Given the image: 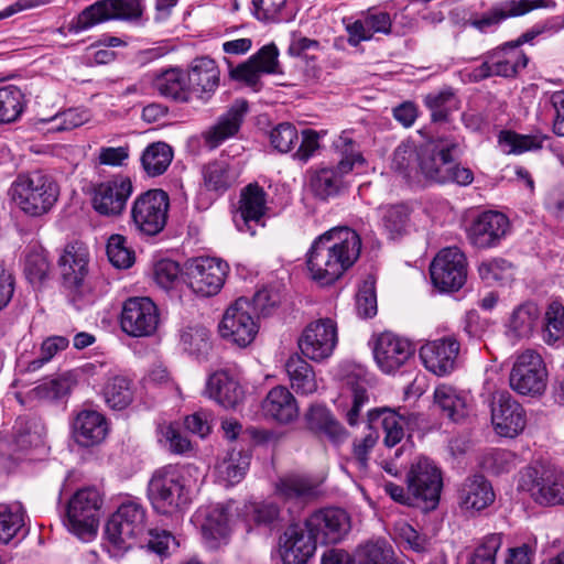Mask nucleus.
Returning a JSON list of instances; mask_svg holds the SVG:
<instances>
[{"label": "nucleus", "instance_id": "412c9836", "mask_svg": "<svg viewBox=\"0 0 564 564\" xmlns=\"http://www.w3.org/2000/svg\"><path fill=\"white\" fill-rule=\"evenodd\" d=\"M459 351V341L455 336L448 335L424 344L420 349V357L430 372L442 377L456 368Z\"/></svg>", "mask_w": 564, "mask_h": 564}, {"label": "nucleus", "instance_id": "a19ab883", "mask_svg": "<svg viewBox=\"0 0 564 564\" xmlns=\"http://www.w3.org/2000/svg\"><path fill=\"white\" fill-rule=\"evenodd\" d=\"M434 401L454 422L463 420L469 412L468 395L449 386L437 387L434 391Z\"/></svg>", "mask_w": 564, "mask_h": 564}, {"label": "nucleus", "instance_id": "de8ad7c7", "mask_svg": "<svg viewBox=\"0 0 564 564\" xmlns=\"http://www.w3.org/2000/svg\"><path fill=\"white\" fill-rule=\"evenodd\" d=\"M343 187L344 181L334 167H323L311 174L310 189L319 199L338 195Z\"/></svg>", "mask_w": 564, "mask_h": 564}, {"label": "nucleus", "instance_id": "c9c22d12", "mask_svg": "<svg viewBox=\"0 0 564 564\" xmlns=\"http://www.w3.org/2000/svg\"><path fill=\"white\" fill-rule=\"evenodd\" d=\"M205 393L226 409L235 408L243 398L242 389L227 371H216L210 375Z\"/></svg>", "mask_w": 564, "mask_h": 564}, {"label": "nucleus", "instance_id": "5701e85b", "mask_svg": "<svg viewBox=\"0 0 564 564\" xmlns=\"http://www.w3.org/2000/svg\"><path fill=\"white\" fill-rule=\"evenodd\" d=\"M508 229L509 219L502 213L488 210L474 218L467 238L476 248H492L506 237Z\"/></svg>", "mask_w": 564, "mask_h": 564}, {"label": "nucleus", "instance_id": "7c9ffc66", "mask_svg": "<svg viewBox=\"0 0 564 564\" xmlns=\"http://www.w3.org/2000/svg\"><path fill=\"white\" fill-rule=\"evenodd\" d=\"M545 7L544 0H507L499 6L491 8L480 18L471 21V25L477 30L485 32L491 26H496L508 18L521 17L528 12Z\"/></svg>", "mask_w": 564, "mask_h": 564}, {"label": "nucleus", "instance_id": "09e8293b", "mask_svg": "<svg viewBox=\"0 0 564 564\" xmlns=\"http://www.w3.org/2000/svg\"><path fill=\"white\" fill-rule=\"evenodd\" d=\"M542 338L551 346H558L564 341V306L557 301L550 303L545 311Z\"/></svg>", "mask_w": 564, "mask_h": 564}, {"label": "nucleus", "instance_id": "ea45409f", "mask_svg": "<svg viewBox=\"0 0 564 564\" xmlns=\"http://www.w3.org/2000/svg\"><path fill=\"white\" fill-rule=\"evenodd\" d=\"M541 311L533 301L516 306L508 322V330L516 338H529L539 325Z\"/></svg>", "mask_w": 564, "mask_h": 564}, {"label": "nucleus", "instance_id": "a18cd8bd", "mask_svg": "<svg viewBox=\"0 0 564 564\" xmlns=\"http://www.w3.org/2000/svg\"><path fill=\"white\" fill-rule=\"evenodd\" d=\"M173 160L172 148L162 141L149 144L142 152L140 161L147 175L159 176L163 174Z\"/></svg>", "mask_w": 564, "mask_h": 564}, {"label": "nucleus", "instance_id": "052dcab7", "mask_svg": "<svg viewBox=\"0 0 564 564\" xmlns=\"http://www.w3.org/2000/svg\"><path fill=\"white\" fill-rule=\"evenodd\" d=\"M356 378V381H352L350 377L348 378V384L351 387L352 391V403L346 413V419L351 426L358 423L360 412L369 401L367 393L368 381L362 369H358Z\"/></svg>", "mask_w": 564, "mask_h": 564}, {"label": "nucleus", "instance_id": "6ab92c4d", "mask_svg": "<svg viewBox=\"0 0 564 564\" xmlns=\"http://www.w3.org/2000/svg\"><path fill=\"white\" fill-rule=\"evenodd\" d=\"M120 324L130 336H150L159 325L158 307L149 297L128 299L122 307Z\"/></svg>", "mask_w": 564, "mask_h": 564}, {"label": "nucleus", "instance_id": "864d4df0", "mask_svg": "<svg viewBox=\"0 0 564 564\" xmlns=\"http://www.w3.org/2000/svg\"><path fill=\"white\" fill-rule=\"evenodd\" d=\"M546 140L544 135L519 134L513 131H501L499 144L508 154H520L525 151L541 149Z\"/></svg>", "mask_w": 564, "mask_h": 564}, {"label": "nucleus", "instance_id": "aec40b11", "mask_svg": "<svg viewBox=\"0 0 564 564\" xmlns=\"http://www.w3.org/2000/svg\"><path fill=\"white\" fill-rule=\"evenodd\" d=\"M491 422L498 435L512 438L527 425L525 411L510 393L503 391L492 399Z\"/></svg>", "mask_w": 564, "mask_h": 564}, {"label": "nucleus", "instance_id": "13d9d810", "mask_svg": "<svg viewBox=\"0 0 564 564\" xmlns=\"http://www.w3.org/2000/svg\"><path fill=\"white\" fill-rule=\"evenodd\" d=\"M50 271V262L47 259L46 251L39 246L31 247L24 261V274L26 279L32 283H41Z\"/></svg>", "mask_w": 564, "mask_h": 564}, {"label": "nucleus", "instance_id": "8fccbe9b", "mask_svg": "<svg viewBox=\"0 0 564 564\" xmlns=\"http://www.w3.org/2000/svg\"><path fill=\"white\" fill-rule=\"evenodd\" d=\"M46 434L44 424L36 417H19L14 425V441L21 449L43 443Z\"/></svg>", "mask_w": 564, "mask_h": 564}, {"label": "nucleus", "instance_id": "bf43d9fd", "mask_svg": "<svg viewBox=\"0 0 564 564\" xmlns=\"http://www.w3.org/2000/svg\"><path fill=\"white\" fill-rule=\"evenodd\" d=\"M89 119L88 112L77 108H69L50 118L39 119V123H50L47 131L62 132L83 126Z\"/></svg>", "mask_w": 564, "mask_h": 564}, {"label": "nucleus", "instance_id": "7ed1b4c3", "mask_svg": "<svg viewBox=\"0 0 564 564\" xmlns=\"http://www.w3.org/2000/svg\"><path fill=\"white\" fill-rule=\"evenodd\" d=\"M10 203L29 217H41L56 204L59 189L51 176L33 171L20 173L8 189Z\"/></svg>", "mask_w": 564, "mask_h": 564}, {"label": "nucleus", "instance_id": "a211bd4d", "mask_svg": "<svg viewBox=\"0 0 564 564\" xmlns=\"http://www.w3.org/2000/svg\"><path fill=\"white\" fill-rule=\"evenodd\" d=\"M317 543L336 544L350 531V517L340 508H324L313 512L304 522Z\"/></svg>", "mask_w": 564, "mask_h": 564}, {"label": "nucleus", "instance_id": "37998d69", "mask_svg": "<svg viewBox=\"0 0 564 564\" xmlns=\"http://www.w3.org/2000/svg\"><path fill=\"white\" fill-rule=\"evenodd\" d=\"M488 58L495 59L496 75L512 77L528 65L527 55L510 42L494 50Z\"/></svg>", "mask_w": 564, "mask_h": 564}, {"label": "nucleus", "instance_id": "f704fd0d", "mask_svg": "<svg viewBox=\"0 0 564 564\" xmlns=\"http://www.w3.org/2000/svg\"><path fill=\"white\" fill-rule=\"evenodd\" d=\"M275 495L284 500H311L322 494L321 481L299 474H288L278 479Z\"/></svg>", "mask_w": 564, "mask_h": 564}, {"label": "nucleus", "instance_id": "6e6d98bb", "mask_svg": "<svg viewBox=\"0 0 564 564\" xmlns=\"http://www.w3.org/2000/svg\"><path fill=\"white\" fill-rule=\"evenodd\" d=\"M419 152L420 147L413 141H403L394 150L392 167L405 177H410L413 172L419 173Z\"/></svg>", "mask_w": 564, "mask_h": 564}, {"label": "nucleus", "instance_id": "4d7b16f0", "mask_svg": "<svg viewBox=\"0 0 564 564\" xmlns=\"http://www.w3.org/2000/svg\"><path fill=\"white\" fill-rule=\"evenodd\" d=\"M23 95L13 86L0 87V124L15 121L23 110Z\"/></svg>", "mask_w": 564, "mask_h": 564}, {"label": "nucleus", "instance_id": "680f3d73", "mask_svg": "<svg viewBox=\"0 0 564 564\" xmlns=\"http://www.w3.org/2000/svg\"><path fill=\"white\" fill-rule=\"evenodd\" d=\"M180 344L191 355H202L210 347L209 332L206 327L188 326L181 332Z\"/></svg>", "mask_w": 564, "mask_h": 564}, {"label": "nucleus", "instance_id": "b1692460", "mask_svg": "<svg viewBox=\"0 0 564 564\" xmlns=\"http://www.w3.org/2000/svg\"><path fill=\"white\" fill-rule=\"evenodd\" d=\"M412 344L391 332L381 333L373 346V357L378 367L391 373L402 367L413 355Z\"/></svg>", "mask_w": 564, "mask_h": 564}, {"label": "nucleus", "instance_id": "a878e982", "mask_svg": "<svg viewBox=\"0 0 564 564\" xmlns=\"http://www.w3.org/2000/svg\"><path fill=\"white\" fill-rule=\"evenodd\" d=\"M317 541L305 524H291L280 538L283 564H306L314 555Z\"/></svg>", "mask_w": 564, "mask_h": 564}, {"label": "nucleus", "instance_id": "423d86ee", "mask_svg": "<svg viewBox=\"0 0 564 564\" xmlns=\"http://www.w3.org/2000/svg\"><path fill=\"white\" fill-rule=\"evenodd\" d=\"M88 263V248L79 241L68 243L58 259L63 284L68 291L69 302L76 310H83L94 302L91 289L86 281Z\"/></svg>", "mask_w": 564, "mask_h": 564}, {"label": "nucleus", "instance_id": "f3484780", "mask_svg": "<svg viewBox=\"0 0 564 564\" xmlns=\"http://www.w3.org/2000/svg\"><path fill=\"white\" fill-rule=\"evenodd\" d=\"M227 269V264L219 259L200 257L187 262L185 276L194 293L213 296L223 288Z\"/></svg>", "mask_w": 564, "mask_h": 564}, {"label": "nucleus", "instance_id": "774afa93", "mask_svg": "<svg viewBox=\"0 0 564 564\" xmlns=\"http://www.w3.org/2000/svg\"><path fill=\"white\" fill-rule=\"evenodd\" d=\"M481 464L492 474L509 473L517 466V455L507 449H491L484 456Z\"/></svg>", "mask_w": 564, "mask_h": 564}, {"label": "nucleus", "instance_id": "473e14b6", "mask_svg": "<svg viewBox=\"0 0 564 564\" xmlns=\"http://www.w3.org/2000/svg\"><path fill=\"white\" fill-rule=\"evenodd\" d=\"M72 430L75 442L83 447L101 443L108 432L104 415L93 410L80 411L74 419Z\"/></svg>", "mask_w": 564, "mask_h": 564}, {"label": "nucleus", "instance_id": "338daca9", "mask_svg": "<svg viewBox=\"0 0 564 564\" xmlns=\"http://www.w3.org/2000/svg\"><path fill=\"white\" fill-rule=\"evenodd\" d=\"M502 533L486 535L474 551L469 564H496V554L502 546Z\"/></svg>", "mask_w": 564, "mask_h": 564}, {"label": "nucleus", "instance_id": "0e129e2a", "mask_svg": "<svg viewBox=\"0 0 564 564\" xmlns=\"http://www.w3.org/2000/svg\"><path fill=\"white\" fill-rule=\"evenodd\" d=\"M202 531L206 539L218 541L228 535V513L224 507L216 506L206 514Z\"/></svg>", "mask_w": 564, "mask_h": 564}, {"label": "nucleus", "instance_id": "2eb2a0df", "mask_svg": "<svg viewBox=\"0 0 564 564\" xmlns=\"http://www.w3.org/2000/svg\"><path fill=\"white\" fill-rule=\"evenodd\" d=\"M430 273L440 291H458L467 279L466 257L457 247L444 248L433 259Z\"/></svg>", "mask_w": 564, "mask_h": 564}, {"label": "nucleus", "instance_id": "49530a36", "mask_svg": "<svg viewBox=\"0 0 564 564\" xmlns=\"http://www.w3.org/2000/svg\"><path fill=\"white\" fill-rule=\"evenodd\" d=\"M356 564H398L392 546L384 539L360 544L354 555Z\"/></svg>", "mask_w": 564, "mask_h": 564}, {"label": "nucleus", "instance_id": "393cba45", "mask_svg": "<svg viewBox=\"0 0 564 564\" xmlns=\"http://www.w3.org/2000/svg\"><path fill=\"white\" fill-rule=\"evenodd\" d=\"M238 215L235 223L239 231L256 234L258 226H263L262 218L267 210V193L258 183L247 185L240 194Z\"/></svg>", "mask_w": 564, "mask_h": 564}, {"label": "nucleus", "instance_id": "9d476101", "mask_svg": "<svg viewBox=\"0 0 564 564\" xmlns=\"http://www.w3.org/2000/svg\"><path fill=\"white\" fill-rule=\"evenodd\" d=\"M143 13L141 0H99L85 8L68 30L79 33L109 20H138Z\"/></svg>", "mask_w": 564, "mask_h": 564}, {"label": "nucleus", "instance_id": "e433bc0d", "mask_svg": "<svg viewBox=\"0 0 564 564\" xmlns=\"http://www.w3.org/2000/svg\"><path fill=\"white\" fill-rule=\"evenodd\" d=\"M312 431L323 433L335 444L343 443L348 434L345 427L334 417L332 412L322 404H314L305 415Z\"/></svg>", "mask_w": 564, "mask_h": 564}, {"label": "nucleus", "instance_id": "c85d7f7f", "mask_svg": "<svg viewBox=\"0 0 564 564\" xmlns=\"http://www.w3.org/2000/svg\"><path fill=\"white\" fill-rule=\"evenodd\" d=\"M494 500L491 484L481 475L467 477L458 489V506L465 512H479Z\"/></svg>", "mask_w": 564, "mask_h": 564}, {"label": "nucleus", "instance_id": "603ef678", "mask_svg": "<svg viewBox=\"0 0 564 564\" xmlns=\"http://www.w3.org/2000/svg\"><path fill=\"white\" fill-rule=\"evenodd\" d=\"M24 509L20 503L0 505V542L7 544L24 527Z\"/></svg>", "mask_w": 564, "mask_h": 564}, {"label": "nucleus", "instance_id": "1a4fd4ad", "mask_svg": "<svg viewBox=\"0 0 564 564\" xmlns=\"http://www.w3.org/2000/svg\"><path fill=\"white\" fill-rule=\"evenodd\" d=\"M102 497L95 487L78 489L68 500L66 519L68 530L80 539L96 534Z\"/></svg>", "mask_w": 564, "mask_h": 564}, {"label": "nucleus", "instance_id": "bb28decb", "mask_svg": "<svg viewBox=\"0 0 564 564\" xmlns=\"http://www.w3.org/2000/svg\"><path fill=\"white\" fill-rule=\"evenodd\" d=\"M348 33V43L357 46L361 42L370 41L375 34L388 35L392 30V19L388 12L369 9L362 12L355 21L345 22Z\"/></svg>", "mask_w": 564, "mask_h": 564}, {"label": "nucleus", "instance_id": "6e6552de", "mask_svg": "<svg viewBox=\"0 0 564 564\" xmlns=\"http://www.w3.org/2000/svg\"><path fill=\"white\" fill-rule=\"evenodd\" d=\"M549 381L546 364L540 352L525 349L516 356L509 375L510 388L520 395L538 398L545 393Z\"/></svg>", "mask_w": 564, "mask_h": 564}, {"label": "nucleus", "instance_id": "9b49d317", "mask_svg": "<svg viewBox=\"0 0 564 564\" xmlns=\"http://www.w3.org/2000/svg\"><path fill=\"white\" fill-rule=\"evenodd\" d=\"M518 487L541 506L564 505V474L528 466L520 471Z\"/></svg>", "mask_w": 564, "mask_h": 564}, {"label": "nucleus", "instance_id": "ddd939ff", "mask_svg": "<svg viewBox=\"0 0 564 564\" xmlns=\"http://www.w3.org/2000/svg\"><path fill=\"white\" fill-rule=\"evenodd\" d=\"M408 491L417 506L425 510L435 509L443 486L438 467L429 458L415 460L406 475Z\"/></svg>", "mask_w": 564, "mask_h": 564}, {"label": "nucleus", "instance_id": "5fc2aeb1", "mask_svg": "<svg viewBox=\"0 0 564 564\" xmlns=\"http://www.w3.org/2000/svg\"><path fill=\"white\" fill-rule=\"evenodd\" d=\"M424 104L431 111L434 122L446 121L456 106L455 94L451 88L433 91L424 97Z\"/></svg>", "mask_w": 564, "mask_h": 564}, {"label": "nucleus", "instance_id": "dca6fc26", "mask_svg": "<svg viewBox=\"0 0 564 564\" xmlns=\"http://www.w3.org/2000/svg\"><path fill=\"white\" fill-rule=\"evenodd\" d=\"M337 341L336 323L330 318H321L304 328L297 345L304 357L321 362L333 355Z\"/></svg>", "mask_w": 564, "mask_h": 564}, {"label": "nucleus", "instance_id": "c03bdc74", "mask_svg": "<svg viewBox=\"0 0 564 564\" xmlns=\"http://www.w3.org/2000/svg\"><path fill=\"white\" fill-rule=\"evenodd\" d=\"M107 405L113 410L126 409L133 400V383L122 375L109 377L102 388Z\"/></svg>", "mask_w": 564, "mask_h": 564}, {"label": "nucleus", "instance_id": "0eeeda50", "mask_svg": "<svg viewBox=\"0 0 564 564\" xmlns=\"http://www.w3.org/2000/svg\"><path fill=\"white\" fill-rule=\"evenodd\" d=\"M147 529V511L133 500L122 502L110 517L105 527L107 541L118 552L132 547L134 541L144 534Z\"/></svg>", "mask_w": 564, "mask_h": 564}, {"label": "nucleus", "instance_id": "39448f33", "mask_svg": "<svg viewBox=\"0 0 564 564\" xmlns=\"http://www.w3.org/2000/svg\"><path fill=\"white\" fill-rule=\"evenodd\" d=\"M370 433L354 442V460L360 470L367 468L369 453L379 438L378 431L382 430L383 442L388 447H393L404 437V427L409 417L390 408H377L367 413Z\"/></svg>", "mask_w": 564, "mask_h": 564}, {"label": "nucleus", "instance_id": "4be33fe9", "mask_svg": "<svg viewBox=\"0 0 564 564\" xmlns=\"http://www.w3.org/2000/svg\"><path fill=\"white\" fill-rule=\"evenodd\" d=\"M132 192L130 177L116 175L95 188L93 206L100 215L118 216L124 210Z\"/></svg>", "mask_w": 564, "mask_h": 564}, {"label": "nucleus", "instance_id": "f257e3e1", "mask_svg": "<svg viewBox=\"0 0 564 564\" xmlns=\"http://www.w3.org/2000/svg\"><path fill=\"white\" fill-rule=\"evenodd\" d=\"M361 240L348 228H333L317 237L307 252V268L313 280L328 285L338 280L359 258Z\"/></svg>", "mask_w": 564, "mask_h": 564}, {"label": "nucleus", "instance_id": "4468645a", "mask_svg": "<svg viewBox=\"0 0 564 564\" xmlns=\"http://www.w3.org/2000/svg\"><path fill=\"white\" fill-rule=\"evenodd\" d=\"M250 308V301L245 297H239L227 307L218 325L223 339L240 348L249 346L254 340L259 325Z\"/></svg>", "mask_w": 564, "mask_h": 564}, {"label": "nucleus", "instance_id": "58836bf2", "mask_svg": "<svg viewBox=\"0 0 564 564\" xmlns=\"http://www.w3.org/2000/svg\"><path fill=\"white\" fill-rule=\"evenodd\" d=\"M153 88L163 97L175 101L189 100V88L186 75L178 68L165 69L153 78Z\"/></svg>", "mask_w": 564, "mask_h": 564}, {"label": "nucleus", "instance_id": "69168bd1", "mask_svg": "<svg viewBox=\"0 0 564 564\" xmlns=\"http://www.w3.org/2000/svg\"><path fill=\"white\" fill-rule=\"evenodd\" d=\"M109 261L118 269H128L134 263V252L127 246L122 235H111L107 242Z\"/></svg>", "mask_w": 564, "mask_h": 564}, {"label": "nucleus", "instance_id": "e2e57ef3", "mask_svg": "<svg viewBox=\"0 0 564 564\" xmlns=\"http://www.w3.org/2000/svg\"><path fill=\"white\" fill-rule=\"evenodd\" d=\"M478 272L482 281L487 284L507 283L513 279V268L510 262L501 258L484 261L478 267Z\"/></svg>", "mask_w": 564, "mask_h": 564}, {"label": "nucleus", "instance_id": "4c0bfd02", "mask_svg": "<svg viewBox=\"0 0 564 564\" xmlns=\"http://www.w3.org/2000/svg\"><path fill=\"white\" fill-rule=\"evenodd\" d=\"M291 387L297 394L308 395L317 391L318 384L313 367L300 355L293 354L285 362Z\"/></svg>", "mask_w": 564, "mask_h": 564}, {"label": "nucleus", "instance_id": "79ce46f5", "mask_svg": "<svg viewBox=\"0 0 564 564\" xmlns=\"http://www.w3.org/2000/svg\"><path fill=\"white\" fill-rule=\"evenodd\" d=\"M250 465V454L243 451L230 449L216 465L217 478L226 486H232L242 480Z\"/></svg>", "mask_w": 564, "mask_h": 564}, {"label": "nucleus", "instance_id": "f03ea898", "mask_svg": "<svg viewBox=\"0 0 564 564\" xmlns=\"http://www.w3.org/2000/svg\"><path fill=\"white\" fill-rule=\"evenodd\" d=\"M463 151V141L456 135L432 138L420 145L419 173L431 183L467 186L473 183L474 173L455 163Z\"/></svg>", "mask_w": 564, "mask_h": 564}, {"label": "nucleus", "instance_id": "c756f323", "mask_svg": "<svg viewBox=\"0 0 564 564\" xmlns=\"http://www.w3.org/2000/svg\"><path fill=\"white\" fill-rule=\"evenodd\" d=\"M240 174L241 165L238 160L220 155L204 166V185L208 191L224 193L237 183Z\"/></svg>", "mask_w": 564, "mask_h": 564}, {"label": "nucleus", "instance_id": "2f4dec72", "mask_svg": "<svg viewBox=\"0 0 564 564\" xmlns=\"http://www.w3.org/2000/svg\"><path fill=\"white\" fill-rule=\"evenodd\" d=\"M261 410L265 417L280 424L291 423L299 416L295 397L282 386H276L268 392Z\"/></svg>", "mask_w": 564, "mask_h": 564}, {"label": "nucleus", "instance_id": "f8f14e48", "mask_svg": "<svg viewBox=\"0 0 564 564\" xmlns=\"http://www.w3.org/2000/svg\"><path fill=\"white\" fill-rule=\"evenodd\" d=\"M169 207V195L162 189H150L139 195L131 207L133 227L145 236L160 234L166 225Z\"/></svg>", "mask_w": 564, "mask_h": 564}, {"label": "nucleus", "instance_id": "72a5a7b5", "mask_svg": "<svg viewBox=\"0 0 564 564\" xmlns=\"http://www.w3.org/2000/svg\"><path fill=\"white\" fill-rule=\"evenodd\" d=\"M186 77L189 94L194 93L202 99L209 98L219 85V69L209 57L194 59Z\"/></svg>", "mask_w": 564, "mask_h": 564}, {"label": "nucleus", "instance_id": "3c124183", "mask_svg": "<svg viewBox=\"0 0 564 564\" xmlns=\"http://www.w3.org/2000/svg\"><path fill=\"white\" fill-rule=\"evenodd\" d=\"M381 225L391 239L406 232L410 210L403 204L388 205L379 208Z\"/></svg>", "mask_w": 564, "mask_h": 564}, {"label": "nucleus", "instance_id": "20e7f679", "mask_svg": "<svg viewBox=\"0 0 564 564\" xmlns=\"http://www.w3.org/2000/svg\"><path fill=\"white\" fill-rule=\"evenodd\" d=\"M153 510L163 516L183 512L191 503V487L178 465H166L154 470L147 489Z\"/></svg>", "mask_w": 564, "mask_h": 564}, {"label": "nucleus", "instance_id": "cd10ccee", "mask_svg": "<svg viewBox=\"0 0 564 564\" xmlns=\"http://www.w3.org/2000/svg\"><path fill=\"white\" fill-rule=\"evenodd\" d=\"M248 109L249 106L246 100H235L227 112L220 116L217 122L205 132L204 139L206 144L215 149L227 139L236 135Z\"/></svg>", "mask_w": 564, "mask_h": 564}]
</instances>
